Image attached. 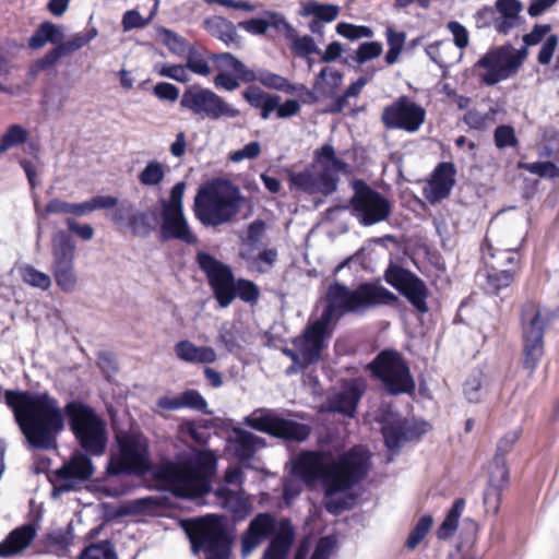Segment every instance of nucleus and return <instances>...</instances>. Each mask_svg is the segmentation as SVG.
<instances>
[{"mask_svg": "<svg viewBox=\"0 0 559 559\" xmlns=\"http://www.w3.org/2000/svg\"><path fill=\"white\" fill-rule=\"evenodd\" d=\"M180 107L197 118L210 121L235 119L241 114L214 91L200 85H192L183 91Z\"/></svg>", "mask_w": 559, "mask_h": 559, "instance_id": "nucleus-8", "label": "nucleus"}, {"mask_svg": "<svg viewBox=\"0 0 559 559\" xmlns=\"http://www.w3.org/2000/svg\"><path fill=\"white\" fill-rule=\"evenodd\" d=\"M230 443L234 454L241 462L252 459L255 452L265 445L264 439L241 428L234 429Z\"/></svg>", "mask_w": 559, "mask_h": 559, "instance_id": "nucleus-31", "label": "nucleus"}, {"mask_svg": "<svg viewBox=\"0 0 559 559\" xmlns=\"http://www.w3.org/2000/svg\"><path fill=\"white\" fill-rule=\"evenodd\" d=\"M219 72L230 71L243 83L254 82L253 70L249 69L241 60L230 52L212 53L209 57Z\"/></svg>", "mask_w": 559, "mask_h": 559, "instance_id": "nucleus-34", "label": "nucleus"}, {"mask_svg": "<svg viewBox=\"0 0 559 559\" xmlns=\"http://www.w3.org/2000/svg\"><path fill=\"white\" fill-rule=\"evenodd\" d=\"M550 24H535L532 31L522 38L525 46H535L543 41L537 61L542 66H548L558 48L559 37L556 34H549Z\"/></svg>", "mask_w": 559, "mask_h": 559, "instance_id": "nucleus-21", "label": "nucleus"}, {"mask_svg": "<svg viewBox=\"0 0 559 559\" xmlns=\"http://www.w3.org/2000/svg\"><path fill=\"white\" fill-rule=\"evenodd\" d=\"M289 40H293V49L300 57H308L311 53H321L314 39L309 35L298 36L296 33V37L289 38Z\"/></svg>", "mask_w": 559, "mask_h": 559, "instance_id": "nucleus-57", "label": "nucleus"}, {"mask_svg": "<svg viewBox=\"0 0 559 559\" xmlns=\"http://www.w3.org/2000/svg\"><path fill=\"white\" fill-rule=\"evenodd\" d=\"M79 559H117V556L111 543L105 540L88 546Z\"/></svg>", "mask_w": 559, "mask_h": 559, "instance_id": "nucleus-54", "label": "nucleus"}, {"mask_svg": "<svg viewBox=\"0 0 559 559\" xmlns=\"http://www.w3.org/2000/svg\"><path fill=\"white\" fill-rule=\"evenodd\" d=\"M235 299L239 297L245 302H255L260 297L259 287L251 281L238 278L234 288Z\"/></svg>", "mask_w": 559, "mask_h": 559, "instance_id": "nucleus-53", "label": "nucleus"}, {"mask_svg": "<svg viewBox=\"0 0 559 559\" xmlns=\"http://www.w3.org/2000/svg\"><path fill=\"white\" fill-rule=\"evenodd\" d=\"M160 238L165 241L178 239L188 245L198 240L189 229L183 212H160Z\"/></svg>", "mask_w": 559, "mask_h": 559, "instance_id": "nucleus-23", "label": "nucleus"}, {"mask_svg": "<svg viewBox=\"0 0 559 559\" xmlns=\"http://www.w3.org/2000/svg\"><path fill=\"white\" fill-rule=\"evenodd\" d=\"M164 43L167 48L177 56H183L186 52H189V49H192L188 46V43L183 37L178 35L177 33L170 29H164Z\"/></svg>", "mask_w": 559, "mask_h": 559, "instance_id": "nucleus-59", "label": "nucleus"}, {"mask_svg": "<svg viewBox=\"0 0 559 559\" xmlns=\"http://www.w3.org/2000/svg\"><path fill=\"white\" fill-rule=\"evenodd\" d=\"M511 45L501 46L487 51L479 58L475 67L486 69L487 71L480 75V81L487 86H492L501 81L512 76L511 69L508 64V52H511Z\"/></svg>", "mask_w": 559, "mask_h": 559, "instance_id": "nucleus-19", "label": "nucleus"}, {"mask_svg": "<svg viewBox=\"0 0 559 559\" xmlns=\"http://www.w3.org/2000/svg\"><path fill=\"white\" fill-rule=\"evenodd\" d=\"M521 168L540 178L555 179L559 177V167L552 162H533L521 164Z\"/></svg>", "mask_w": 559, "mask_h": 559, "instance_id": "nucleus-52", "label": "nucleus"}, {"mask_svg": "<svg viewBox=\"0 0 559 559\" xmlns=\"http://www.w3.org/2000/svg\"><path fill=\"white\" fill-rule=\"evenodd\" d=\"M7 405L28 445L37 450L57 447V437L64 429V415L81 449L92 456L105 453L108 443L107 424L88 404L72 400L62 409L48 392L8 390Z\"/></svg>", "mask_w": 559, "mask_h": 559, "instance_id": "nucleus-1", "label": "nucleus"}, {"mask_svg": "<svg viewBox=\"0 0 559 559\" xmlns=\"http://www.w3.org/2000/svg\"><path fill=\"white\" fill-rule=\"evenodd\" d=\"M217 343L223 345L229 353H233L238 347L233 324L225 322L221 325L217 335Z\"/></svg>", "mask_w": 559, "mask_h": 559, "instance_id": "nucleus-61", "label": "nucleus"}, {"mask_svg": "<svg viewBox=\"0 0 559 559\" xmlns=\"http://www.w3.org/2000/svg\"><path fill=\"white\" fill-rule=\"evenodd\" d=\"M94 473V465L90 454L75 452L71 459L64 463L56 475L60 480V490H74L76 486L88 480Z\"/></svg>", "mask_w": 559, "mask_h": 559, "instance_id": "nucleus-18", "label": "nucleus"}, {"mask_svg": "<svg viewBox=\"0 0 559 559\" xmlns=\"http://www.w3.org/2000/svg\"><path fill=\"white\" fill-rule=\"evenodd\" d=\"M158 74L180 83H187L189 81L187 68L181 64L163 63L158 70Z\"/></svg>", "mask_w": 559, "mask_h": 559, "instance_id": "nucleus-62", "label": "nucleus"}, {"mask_svg": "<svg viewBox=\"0 0 559 559\" xmlns=\"http://www.w3.org/2000/svg\"><path fill=\"white\" fill-rule=\"evenodd\" d=\"M197 263L206 275L213 296L221 308H227L235 300V276L229 265L206 252L197 254Z\"/></svg>", "mask_w": 559, "mask_h": 559, "instance_id": "nucleus-13", "label": "nucleus"}, {"mask_svg": "<svg viewBox=\"0 0 559 559\" xmlns=\"http://www.w3.org/2000/svg\"><path fill=\"white\" fill-rule=\"evenodd\" d=\"M247 199L228 179L212 178L202 183L194 197L193 210H241Z\"/></svg>", "mask_w": 559, "mask_h": 559, "instance_id": "nucleus-10", "label": "nucleus"}, {"mask_svg": "<svg viewBox=\"0 0 559 559\" xmlns=\"http://www.w3.org/2000/svg\"><path fill=\"white\" fill-rule=\"evenodd\" d=\"M522 241L523 238H519L515 241H498L497 246H493L489 238L486 237L481 246L483 260L487 266H492L493 264L496 269L508 263H514Z\"/></svg>", "mask_w": 559, "mask_h": 559, "instance_id": "nucleus-25", "label": "nucleus"}, {"mask_svg": "<svg viewBox=\"0 0 559 559\" xmlns=\"http://www.w3.org/2000/svg\"><path fill=\"white\" fill-rule=\"evenodd\" d=\"M299 14L304 17L313 16L322 23H331L337 19L340 7L332 3H321L310 0L302 5Z\"/></svg>", "mask_w": 559, "mask_h": 559, "instance_id": "nucleus-40", "label": "nucleus"}, {"mask_svg": "<svg viewBox=\"0 0 559 559\" xmlns=\"http://www.w3.org/2000/svg\"><path fill=\"white\" fill-rule=\"evenodd\" d=\"M432 524L433 519L431 515H423L409 532L405 546L411 550L415 549L429 533Z\"/></svg>", "mask_w": 559, "mask_h": 559, "instance_id": "nucleus-48", "label": "nucleus"}, {"mask_svg": "<svg viewBox=\"0 0 559 559\" xmlns=\"http://www.w3.org/2000/svg\"><path fill=\"white\" fill-rule=\"evenodd\" d=\"M369 369L392 395L411 393L415 390V381L409 368L396 350L380 352L369 364Z\"/></svg>", "mask_w": 559, "mask_h": 559, "instance_id": "nucleus-9", "label": "nucleus"}, {"mask_svg": "<svg viewBox=\"0 0 559 559\" xmlns=\"http://www.w3.org/2000/svg\"><path fill=\"white\" fill-rule=\"evenodd\" d=\"M382 435L386 448L390 451H397L408 439L405 421L393 420L382 426Z\"/></svg>", "mask_w": 559, "mask_h": 559, "instance_id": "nucleus-43", "label": "nucleus"}, {"mask_svg": "<svg viewBox=\"0 0 559 559\" xmlns=\"http://www.w3.org/2000/svg\"><path fill=\"white\" fill-rule=\"evenodd\" d=\"M396 301L397 296L381 285L362 283L356 289H349L335 281L328 288L326 305L320 317L310 320L293 344L301 352L305 365L317 364L326 347V340L332 336L334 325L344 314L364 312L369 308Z\"/></svg>", "mask_w": 559, "mask_h": 559, "instance_id": "nucleus-2", "label": "nucleus"}, {"mask_svg": "<svg viewBox=\"0 0 559 559\" xmlns=\"http://www.w3.org/2000/svg\"><path fill=\"white\" fill-rule=\"evenodd\" d=\"M243 423L250 428L273 437L302 442L310 435L309 426L281 417L270 408H257L246 416Z\"/></svg>", "mask_w": 559, "mask_h": 559, "instance_id": "nucleus-11", "label": "nucleus"}, {"mask_svg": "<svg viewBox=\"0 0 559 559\" xmlns=\"http://www.w3.org/2000/svg\"><path fill=\"white\" fill-rule=\"evenodd\" d=\"M495 9L498 15L507 17H520L523 3L520 0H496Z\"/></svg>", "mask_w": 559, "mask_h": 559, "instance_id": "nucleus-64", "label": "nucleus"}, {"mask_svg": "<svg viewBox=\"0 0 559 559\" xmlns=\"http://www.w3.org/2000/svg\"><path fill=\"white\" fill-rule=\"evenodd\" d=\"M64 38L62 27L52 22L45 21L38 25L33 35L28 39V47L32 49H40L46 44L57 46Z\"/></svg>", "mask_w": 559, "mask_h": 559, "instance_id": "nucleus-37", "label": "nucleus"}, {"mask_svg": "<svg viewBox=\"0 0 559 559\" xmlns=\"http://www.w3.org/2000/svg\"><path fill=\"white\" fill-rule=\"evenodd\" d=\"M36 531L31 524L22 525L13 530L0 543V557H12L27 548L35 537Z\"/></svg>", "mask_w": 559, "mask_h": 559, "instance_id": "nucleus-30", "label": "nucleus"}, {"mask_svg": "<svg viewBox=\"0 0 559 559\" xmlns=\"http://www.w3.org/2000/svg\"><path fill=\"white\" fill-rule=\"evenodd\" d=\"M231 540L219 519H205L191 537L192 550H203L206 559H229Z\"/></svg>", "mask_w": 559, "mask_h": 559, "instance_id": "nucleus-14", "label": "nucleus"}, {"mask_svg": "<svg viewBox=\"0 0 559 559\" xmlns=\"http://www.w3.org/2000/svg\"><path fill=\"white\" fill-rule=\"evenodd\" d=\"M128 226L136 236H147L160 224V212H136L128 217Z\"/></svg>", "mask_w": 559, "mask_h": 559, "instance_id": "nucleus-39", "label": "nucleus"}, {"mask_svg": "<svg viewBox=\"0 0 559 559\" xmlns=\"http://www.w3.org/2000/svg\"><path fill=\"white\" fill-rule=\"evenodd\" d=\"M483 372L480 370L473 371L463 384L465 397L471 403H477L481 399Z\"/></svg>", "mask_w": 559, "mask_h": 559, "instance_id": "nucleus-49", "label": "nucleus"}, {"mask_svg": "<svg viewBox=\"0 0 559 559\" xmlns=\"http://www.w3.org/2000/svg\"><path fill=\"white\" fill-rule=\"evenodd\" d=\"M97 35V29L95 27H91L85 33L74 34L70 39L66 41L62 39L43 58L35 61V63L28 70V79L34 80L40 71L52 67L60 58L80 50L82 47L91 43Z\"/></svg>", "mask_w": 559, "mask_h": 559, "instance_id": "nucleus-17", "label": "nucleus"}, {"mask_svg": "<svg viewBox=\"0 0 559 559\" xmlns=\"http://www.w3.org/2000/svg\"><path fill=\"white\" fill-rule=\"evenodd\" d=\"M186 190V182H177L170 190L169 199L163 200L162 210H183L182 199Z\"/></svg>", "mask_w": 559, "mask_h": 559, "instance_id": "nucleus-63", "label": "nucleus"}, {"mask_svg": "<svg viewBox=\"0 0 559 559\" xmlns=\"http://www.w3.org/2000/svg\"><path fill=\"white\" fill-rule=\"evenodd\" d=\"M174 352L179 360L192 365H209L217 359V354L213 347L198 346L189 340L176 343Z\"/></svg>", "mask_w": 559, "mask_h": 559, "instance_id": "nucleus-28", "label": "nucleus"}, {"mask_svg": "<svg viewBox=\"0 0 559 559\" xmlns=\"http://www.w3.org/2000/svg\"><path fill=\"white\" fill-rule=\"evenodd\" d=\"M76 246L71 236L59 230L51 239L52 265L74 264Z\"/></svg>", "mask_w": 559, "mask_h": 559, "instance_id": "nucleus-35", "label": "nucleus"}, {"mask_svg": "<svg viewBox=\"0 0 559 559\" xmlns=\"http://www.w3.org/2000/svg\"><path fill=\"white\" fill-rule=\"evenodd\" d=\"M51 272L56 285L66 294L75 292L79 287V276L74 264L51 265Z\"/></svg>", "mask_w": 559, "mask_h": 559, "instance_id": "nucleus-41", "label": "nucleus"}, {"mask_svg": "<svg viewBox=\"0 0 559 559\" xmlns=\"http://www.w3.org/2000/svg\"><path fill=\"white\" fill-rule=\"evenodd\" d=\"M353 195L352 210H390L389 201L362 179L350 182Z\"/></svg>", "mask_w": 559, "mask_h": 559, "instance_id": "nucleus-22", "label": "nucleus"}, {"mask_svg": "<svg viewBox=\"0 0 559 559\" xmlns=\"http://www.w3.org/2000/svg\"><path fill=\"white\" fill-rule=\"evenodd\" d=\"M117 448L111 451L107 473L111 476L122 474H144L151 468L148 441L135 430H121L115 436Z\"/></svg>", "mask_w": 559, "mask_h": 559, "instance_id": "nucleus-7", "label": "nucleus"}, {"mask_svg": "<svg viewBox=\"0 0 559 559\" xmlns=\"http://www.w3.org/2000/svg\"><path fill=\"white\" fill-rule=\"evenodd\" d=\"M456 169L453 163H439L431 174V178L424 188V197L435 205L448 198L455 185Z\"/></svg>", "mask_w": 559, "mask_h": 559, "instance_id": "nucleus-20", "label": "nucleus"}, {"mask_svg": "<svg viewBox=\"0 0 559 559\" xmlns=\"http://www.w3.org/2000/svg\"><path fill=\"white\" fill-rule=\"evenodd\" d=\"M493 138L498 148L515 146L518 143L513 127L508 124L498 126L495 130Z\"/></svg>", "mask_w": 559, "mask_h": 559, "instance_id": "nucleus-60", "label": "nucleus"}, {"mask_svg": "<svg viewBox=\"0 0 559 559\" xmlns=\"http://www.w3.org/2000/svg\"><path fill=\"white\" fill-rule=\"evenodd\" d=\"M242 97L251 107L261 110L263 120L269 119L273 111L276 112L277 102L282 100L280 95L269 94L254 85L248 86L242 93Z\"/></svg>", "mask_w": 559, "mask_h": 559, "instance_id": "nucleus-33", "label": "nucleus"}, {"mask_svg": "<svg viewBox=\"0 0 559 559\" xmlns=\"http://www.w3.org/2000/svg\"><path fill=\"white\" fill-rule=\"evenodd\" d=\"M522 332L524 367L533 373L539 359L543 356V337L547 319L543 316L538 306L527 301L522 307Z\"/></svg>", "mask_w": 559, "mask_h": 559, "instance_id": "nucleus-12", "label": "nucleus"}, {"mask_svg": "<svg viewBox=\"0 0 559 559\" xmlns=\"http://www.w3.org/2000/svg\"><path fill=\"white\" fill-rule=\"evenodd\" d=\"M156 406L165 411H178L181 408H190L193 411L209 414L207 402L197 390H186L181 394L170 397L162 396L157 400Z\"/></svg>", "mask_w": 559, "mask_h": 559, "instance_id": "nucleus-27", "label": "nucleus"}, {"mask_svg": "<svg viewBox=\"0 0 559 559\" xmlns=\"http://www.w3.org/2000/svg\"><path fill=\"white\" fill-rule=\"evenodd\" d=\"M22 281L35 288L47 290L51 286V278L47 273L38 271L33 265L25 264L19 267Z\"/></svg>", "mask_w": 559, "mask_h": 559, "instance_id": "nucleus-45", "label": "nucleus"}, {"mask_svg": "<svg viewBox=\"0 0 559 559\" xmlns=\"http://www.w3.org/2000/svg\"><path fill=\"white\" fill-rule=\"evenodd\" d=\"M118 203V199L111 195H96L81 203H67L58 200L49 202L45 210H111Z\"/></svg>", "mask_w": 559, "mask_h": 559, "instance_id": "nucleus-36", "label": "nucleus"}, {"mask_svg": "<svg viewBox=\"0 0 559 559\" xmlns=\"http://www.w3.org/2000/svg\"><path fill=\"white\" fill-rule=\"evenodd\" d=\"M217 459L212 451L194 450L178 462H164L156 477L179 498H198L211 490V477L216 472Z\"/></svg>", "mask_w": 559, "mask_h": 559, "instance_id": "nucleus-4", "label": "nucleus"}, {"mask_svg": "<svg viewBox=\"0 0 559 559\" xmlns=\"http://www.w3.org/2000/svg\"><path fill=\"white\" fill-rule=\"evenodd\" d=\"M464 507L465 500L463 498H459L454 501L445 519L437 531V536L439 539H447L454 534L457 528L459 519L464 510Z\"/></svg>", "mask_w": 559, "mask_h": 559, "instance_id": "nucleus-44", "label": "nucleus"}, {"mask_svg": "<svg viewBox=\"0 0 559 559\" xmlns=\"http://www.w3.org/2000/svg\"><path fill=\"white\" fill-rule=\"evenodd\" d=\"M370 453L361 447L334 459L322 451H301L293 462L295 474L308 486L321 483L326 495L344 492L366 477Z\"/></svg>", "mask_w": 559, "mask_h": 559, "instance_id": "nucleus-3", "label": "nucleus"}, {"mask_svg": "<svg viewBox=\"0 0 559 559\" xmlns=\"http://www.w3.org/2000/svg\"><path fill=\"white\" fill-rule=\"evenodd\" d=\"M329 67H324L319 74L316 76L312 88L309 90L305 84H293L287 80V87L284 90V93L294 95V94H305L309 100V103H317L321 97H328L329 93L323 85V81L328 74Z\"/></svg>", "mask_w": 559, "mask_h": 559, "instance_id": "nucleus-38", "label": "nucleus"}, {"mask_svg": "<svg viewBox=\"0 0 559 559\" xmlns=\"http://www.w3.org/2000/svg\"><path fill=\"white\" fill-rule=\"evenodd\" d=\"M336 33L349 40H357L360 38H371L373 31L366 25H355L347 22H340L336 25Z\"/></svg>", "mask_w": 559, "mask_h": 559, "instance_id": "nucleus-50", "label": "nucleus"}, {"mask_svg": "<svg viewBox=\"0 0 559 559\" xmlns=\"http://www.w3.org/2000/svg\"><path fill=\"white\" fill-rule=\"evenodd\" d=\"M360 397L361 391L358 385L348 383L330 399L329 405L333 412L353 417Z\"/></svg>", "mask_w": 559, "mask_h": 559, "instance_id": "nucleus-32", "label": "nucleus"}, {"mask_svg": "<svg viewBox=\"0 0 559 559\" xmlns=\"http://www.w3.org/2000/svg\"><path fill=\"white\" fill-rule=\"evenodd\" d=\"M310 169L293 173L289 176L292 186L296 190L309 194L329 197L336 192L340 183V174H349L350 166L338 158L333 145L325 143L313 153Z\"/></svg>", "mask_w": 559, "mask_h": 559, "instance_id": "nucleus-6", "label": "nucleus"}, {"mask_svg": "<svg viewBox=\"0 0 559 559\" xmlns=\"http://www.w3.org/2000/svg\"><path fill=\"white\" fill-rule=\"evenodd\" d=\"M509 481V469L503 463L490 467L488 485L484 492V506L487 513L497 514L501 502V492Z\"/></svg>", "mask_w": 559, "mask_h": 559, "instance_id": "nucleus-24", "label": "nucleus"}, {"mask_svg": "<svg viewBox=\"0 0 559 559\" xmlns=\"http://www.w3.org/2000/svg\"><path fill=\"white\" fill-rule=\"evenodd\" d=\"M239 255L247 262L250 269L263 274L273 267L277 261L278 253L276 249H265L258 255H253L250 251H241Z\"/></svg>", "mask_w": 559, "mask_h": 559, "instance_id": "nucleus-42", "label": "nucleus"}, {"mask_svg": "<svg viewBox=\"0 0 559 559\" xmlns=\"http://www.w3.org/2000/svg\"><path fill=\"white\" fill-rule=\"evenodd\" d=\"M267 538L270 540L261 559H287L296 540V530L290 519L277 520L270 512L255 514L240 537L241 556H250Z\"/></svg>", "mask_w": 559, "mask_h": 559, "instance_id": "nucleus-5", "label": "nucleus"}, {"mask_svg": "<svg viewBox=\"0 0 559 559\" xmlns=\"http://www.w3.org/2000/svg\"><path fill=\"white\" fill-rule=\"evenodd\" d=\"M165 167L158 160H150L139 174L138 179L142 186L153 187L159 185L165 178Z\"/></svg>", "mask_w": 559, "mask_h": 559, "instance_id": "nucleus-47", "label": "nucleus"}, {"mask_svg": "<svg viewBox=\"0 0 559 559\" xmlns=\"http://www.w3.org/2000/svg\"><path fill=\"white\" fill-rule=\"evenodd\" d=\"M254 81H259L264 87L284 92L287 87V79L265 69L253 71Z\"/></svg>", "mask_w": 559, "mask_h": 559, "instance_id": "nucleus-51", "label": "nucleus"}, {"mask_svg": "<svg viewBox=\"0 0 559 559\" xmlns=\"http://www.w3.org/2000/svg\"><path fill=\"white\" fill-rule=\"evenodd\" d=\"M269 28H274L277 32H283L287 39L296 37L295 27L285 19V16L277 12H265Z\"/></svg>", "mask_w": 559, "mask_h": 559, "instance_id": "nucleus-56", "label": "nucleus"}, {"mask_svg": "<svg viewBox=\"0 0 559 559\" xmlns=\"http://www.w3.org/2000/svg\"><path fill=\"white\" fill-rule=\"evenodd\" d=\"M480 288L490 295H499L501 290L507 289L513 282L514 274L511 270H498L487 266L476 275Z\"/></svg>", "mask_w": 559, "mask_h": 559, "instance_id": "nucleus-29", "label": "nucleus"}, {"mask_svg": "<svg viewBox=\"0 0 559 559\" xmlns=\"http://www.w3.org/2000/svg\"><path fill=\"white\" fill-rule=\"evenodd\" d=\"M384 280L399 290L418 312H428L429 289L426 283L416 274L399 264L390 263L384 272Z\"/></svg>", "mask_w": 559, "mask_h": 559, "instance_id": "nucleus-15", "label": "nucleus"}, {"mask_svg": "<svg viewBox=\"0 0 559 559\" xmlns=\"http://www.w3.org/2000/svg\"><path fill=\"white\" fill-rule=\"evenodd\" d=\"M382 51L383 46L380 41H365L356 49L354 60L359 66H362L366 62L380 57Z\"/></svg>", "mask_w": 559, "mask_h": 559, "instance_id": "nucleus-55", "label": "nucleus"}, {"mask_svg": "<svg viewBox=\"0 0 559 559\" xmlns=\"http://www.w3.org/2000/svg\"><path fill=\"white\" fill-rule=\"evenodd\" d=\"M28 139V131L21 124H11L0 139V155L10 148L23 144Z\"/></svg>", "mask_w": 559, "mask_h": 559, "instance_id": "nucleus-46", "label": "nucleus"}, {"mask_svg": "<svg viewBox=\"0 0 559 559\" xmlns=\"http://www.w3.org/2000/svg\"><path fill=\"white\" fill-rule=\"evenodd\" d=\"M520 437V431L513 430L507 432L498 442L497 444V454L493 461V464L491 467H495L497 463H503L506 465V462L503 460L504 455L511 451L515 442L518 441Z\"/></svg>", "mask_w": 559, "mask_h": 559, "instance_id": "nucleus-58", "label": "nucleus"}, {"mask_svg": "<svg viewBox=\"0 0 559 559\" xmlns=\"http://www.w3.org/2000/svg\"><path fill=\"white\" fill-rule=\"evenodd\" d=\"M206 32L223 41L227 47L240 48L242 45V38L238 34V24H234L230 20L214 15L207 17L203 22Z\"/></svg>", "mask_w": 559, "mask_h": 559, "instance_id": "nucleus-26", "label": "nucleus"}, {"mask_svg": "<svg viewBox=\"0 0 559 559\" xmlns=\"http://www.w3.org/2000/svg\"><path fill=\"white\" fill-rule=\"evenodd\" d=\"M426 119L424 107L408 96H400L383 108L381 120L386 129H400L411 133L419 130Z\"/></svg>", "mask_w": 559, "mask_h": 559, "instance_id": "nucleus-16", "label": "nucleus"}]
</instances>
